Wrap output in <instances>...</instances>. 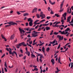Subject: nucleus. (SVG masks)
Segmentation results:
<instances>
[{
    "label": "nucleus",
    "mask_w": 73,
    "mask_h": 73,
    "mask_svg": "<svg viewBox=\"0 0 73 73\" xmlns=\"http://www.w3.org/2000/svg\"><path fill=\"white\" fill-rule=\"evenodd\" d=\"M11 24L12 25H17V24L16 23H15L13 22H9V23H5L4 24Z\"/></svg>",
    "instance_id": "obj_1"
},
{
    "label": "nucleus",
    "mask_w": 73,
    "mask_h": 73,
    "mask_svg": "<svg viewBox=\"0 0 73 73\" xmlns=\"http://www.w3.org/2000/svg\"><path fill=\"white\" fill-rule=\"evenodd\" d=\"M40 17H41V19H43L45 18V15L43 14L42 12H40Z\"/></svg>",
    "instance_id": "obj_2"
},
{
    "label": "nucleus",
    "mask_w": 73,
    "mask_h": 73,
    "mask_svg": "<svg viewBox=\"0 0 73 73\" xmlns=\"http://www.w3.org/2000/svg\"><path fill=\"white\" fill-rule=\"evenodd\" d=\"M57 37L59 38V41H60V40H62L64 39V36H62L61 37V35H58L57 36Z\"/></svg>",
    "instance_id": "obj_3"
},
{
    "label": "nucleus",
    "mask_w": 73,
    "mask_h": 73,
    "mask_svg": "<svg viewBox=\"0 0 73 73\" xmlns=\"http://www.w3.org/2000/svg\"><path fill=\"white\" fill-rule=\"evenodd\" d=\"M6 49L7 51H9V54H12V49L10 48H9V49L8 48H6Z\"/></svg>",
    "instance_id": "obj_4"
},
{
    "label": "nucleus",
    "mask_w": 73,
    "mask_h": 73,
    "mask_svg": "<svg viewBox=\"0 0 73 73\" xmlns=\"http://www.w3.org/2000/svg\"><path fill=\"white\" fill-rule=\"evenodd\" d=\"M33 33H33L32 34V37H36V36H38V35L36 34H37L35 32H33Z\"/></svg>",
    "instance_id": "obj_5"
},
{
    "label": "nucleus",
    "mask_w": 73,
    "mask_h": 73,
    "mask_svg": "<svg viewBox=\"0 0 73 73\" xmlns=\"http://www.w3.org/2000/svg\"><path fill=\"white\" fill-rule=\"evenodd\" d=\"M67 14V13H65L62 16L64 17V19L65 20H66V14Z\"/></svg>",
    "instance_id": "obj_6"
},
{
    "label": "nucleus",
    "mask_w": 73,
    "mask_h": 73,
    "mask_svg": "<svg viewBox=\"0 0 73 73\" xmlns=\"http://www.w3.org/2000/svg\"><path fill=\"white\" fill-rule=\"evenodd\" d=\"M19 30L21 33H22V32H23V33H25V31L24 30L22 29L21 28H19Z\"/></svg>",
    "instance_id": "obj_7"
},
{
    "label": "nucleus",
    "mask_w": 73,
    "mask_h": 73,
    "mask_svg": "<svg viewBox=\"0 0 73 73\" xmlns=\"http://www.w3.org/2000/svg\"><path fill=\"white\" fill-rule=\"evenodd\" d=\"M61 22H62V24H64V20H65V19H63V17H62L61 18Z\"/></svg>",
    "instance_id": "obj_8"
},
{
    "label": "nucleus",
    "mask_w": 73,
    "mask_h": 73,
    "mask_svg": "<svg viewBox=\"0 0 73 73\" xmlns=\"http://www.w3.org/2000/svg\"><path fill=\"white\" fill-rule=\"evenodd\" d=\"M37 8H35L33 10L32 13H34V12H36L37 11Z\"/></svg>",
    "instance_id": "obj_9"
},
{
    "label": "nucleus",
    "mask_w": 73,
    "mask_h": 73,
    "mask_svg": "<svg viewBox=\"0 0 73 73\" xmlns=\"http://www.w3.org/2000/svg\"><path fill=\"white\" fill-rule=\"evenodd\" d=\"M49 2L51 4H52V5H53V4H55L56 3V2H53L52 3V1H51L50 0H49Z\"/></svg>",
    "instance_id": "obj_10"
},
{
    "label": "nucleus",
    "mask_w": 73,
    "mask_h": 73,
    "mask_svg": "<svg viewBox=\"0 0 73 73\" xmlns=\"http://www.w3.org/2000/svg\"><path fill=\"white\" fill-rule=\"evenodd\" d=\"M15 37V35L14 34H13L11 36L10 39L11 40H12Z\"/></svg>",
    "instance_id": "obj_11"
},
{
    "label": "nucleus",
    "mask_w": 73,
    "mask_h": 73,
    "mask_svg": "<svg viewBox=\"0 0 73 73\" xmlns=\"http://www.w3.org/2000/svg\"><path fill=\"white\" fill-rule=\"evenodd\" d=\"M14 53L16 55V56H17V53H16V52H15V51H14L12 53V56H14Z\"/></svg>",
    "instance_id": "obj_12"
},
{
    "label": "nucleus",
    "mask_w": 73,
    "mask_h": 73,
    "mask_svg": "<svg viewBox=\"0 0 73 73\" xmlns=\"http://www.w3.org/2000/svg\"><path fill=\"white\" fill-rule=\"evenodd\" d=\"M64 2V0H63L62 1V2L61 3V4L60 5V8H62V6H63V3Z\"/></svg>",
    "instance_id": "obj_13"
},
{
    "label": "nucleus",
    "mask_w": 73,
    "mask_h": 73,
    "mask_svg": "<svg viewBox=\"0 0 73 73\" xmlns=\"http://www.w3.org/2000/svg\"><path fill=\"white\" fill-rule=\"evenodd\" d=\"M32 22H33V21H31L29 23V26H30V27H32V26L33 25V23H32Z\"/></svg>",
    "instance_id": "obj_14"
},
{
    "label": "nucleus",
    "mask_w": 73,
    "mask_h": 73,
    "mask_svg": "<svg viewBox=\"0 0 73 73\" xmlns=\"http://www.w3.org/2000/svg\"><path fill=\"white\" fill-rule=\"evenodd\" d=\"M62 8H61V6L60 7V10L59 11V12H62L64 11V9H62Z\"/></svg>",
    "instance_id": "obj_15"
},
{
    "label": "nucleus",
    "mask_w": 73,
    "mask_h": 73,
    "mask_svg": "<svg viewBox=\"0 0 73 73\" xmlns=\"http://www.w3.org/2000/svg\"><path fill=\"white\" fill-rule=\"evenodd\" d=\"M51 62H52L53 65L54 64V60L53 59H51Z\"/></svg>",
    "instance_id": "obj_16"
},
{
    "label": "nucleus",
    "mask_w": 73,
    "mask_h": 73,
    "mask_svg": "<svg viewBox=\"0 0 73 73\" xmlns=\"http://www.w3.org/2000/svg\"><path fill=\"white\" fill-rule=\"evenodd\" d=\"M70 18H71V17L70 16L69 17H68L67 18V22H69V21H70Z\"/></svg>",
    "instance_id": "obj_17"
},
{
    "label": "nucleus",
    "mask_w": 73,
    "mask_h": 73,
    "mask_svg": "<svg viewBox=\"0 0 73 73\" xmlns=\"http://www.w3.org/2000/svg\"><path fill=\"white\" fill-rule=\"evenodd\" d=\"M26 54H27L28 56H30V52H29L27 51L26 52Z\"/></svg>",
    "instance_id": "obj_18"
},
{
    "label": "nucleus",
    "mask_w": 73,
    "mask_h": 73,
    "mask_svg": "<svg viewBox=\"0 0 73 73\" xmlns=\"http://www.w3.org/2000/svg\"><path fill=\"white\" fill-rule=\"evenodd\" d=\"M22 45H23V46H27V45L25 44V42H21Z\"/></svg>",
    "instance_id": "obj_19"
},
{
    "label": "nucleus",
    "mask_w": 73,
    "mask_h": 73,
    "mask_svg": "<svg viewBox=\"0 0 73 73\" xmlns=\"http://www.w3.org/2000/svg\"><path fill=\"white\" fill-rule=\"evenodd\" d=\"M28 21H30V22H31V21H33V20H32L31 18H30L28 19Z\"/></svg>",
    "instance_id": "obj_20"
},
{
    "label": "nucleus",
    "mask_w": 73,
    "mask_h": 73,
    "mask_svg": "<svg viewBox=\"0 0 73 73\" xmlns=\"http://www.w3.org/2000/svg\"><path fill=\"white\" fill-rule=\"evenodd\" d=\"M45 29L46 31L50 29V27H47L45 28Z\"/></svg>",
    "instance_id": "obj_21"
},
{
    "label": "nucleus",
    "mask_w": 73,
    "mask_h": 73,
    "mask_svg": "<svg viewBox=\"0 0 73 73\" xmlns=\"http://www.w3.org/2000/svg\"><path fill=\"white\" fill-rule=\"evenodd\" d=\"M36 16L38 19H39V18H40V15L38 14H36Z\"/></svg>",
    "instance_id": "obj_22"
},
{
    "label": "nucleus",
    "mask_w": 73,
    "mask_h": 73,
    "mask_svg": "<svg viewBox=\"0 0 73 73\" xmlns=\"http://www.w3.org/2000/svg\"><path fill=\"white\" fill-rule=\"evenodd\" d=\"M31 57L32 58H33L34 57H35V55L33 54H31Z\"/></svg>",
    "instance_id": "obj_23"
},
{
    "label": "nucleus",
    "mask_w": 73,
    "mask_h": 73,
    "mask_svg": "<svg viewBox=\"0 0 73 73\" xmlns=\"http://www.w3.org/2000/svg\"><path fill=\"white\" fill-rule=\"evenodd\" d=\"M11 25H12V24H9V25H5V27H10V26H11Z\"/></svg>",
    "instance_id": "obj_24"
},
{
    "label": "nucleus",
    "mask_w": 73,
    "mask_h": 73,
    "mask_svg": "<svg viewBox=\"0 0 73 73\" xmlns=\"http://www.w3.org/2000/svg\"><path fill=\"white\" fill-rule=\"evenodd\" d=\"M58 62L59 63H60V64H61V62H60V57H59L58 58Z\"/></svg>",
    "instance_id": "obj_25"
},
{
    "label": "nucleus",
    "mask_w": 73,
    "mask_h": 73,
    "mask_svg": "<svg viewBox=\"0 0 73 73\" xmlns=\"http://www.w3.org/2000/svg\"><path fill=\"white\" fill-rule=\"evenodd\" d=\"M28 13H25L23 14V16H28Z\"/></svg>",
    "instance_id": "obj_26"
},
{
    "label": "nucleus",
    "mask_w": 73,
    "mask_h": 73,
    "mask_svg": "<svg viewBox=\"0 0 73 73\" xmlns=\"http://www.w3.org/2000/svg\"><path fill=\"white\" fill-rule=\"evenodd\" d=\"M55 16H56L57 17H60V15H58L57 14H55Z\"/></svg>",
    "instance_id": "obj_27"
},
{
    "label": "nucleus",
    "mask_w": 73,
    "mask_h": 73,
    "mask_svg": "<svg viewBox=\"0 0 73 73\" xmlns=\"http://www.w3.org/2000/svg\"><path fill=\"white\" fill-rule=\"evenodd\" d=\"M49 24V23H48L47 24H43L42 25L43 26H47V25H48Z\"/></svg>",
    "instance_id": "obj_28"
},
{
    "label": "nucleus",
    "mask_w": 73,
    "mask_h": 73,
    "mask_svg": "<svg viewBox=\"0 0 73 73\" xmlns=\"http://www.w3.org/2000/svg\"><path fill=\"white\" fill-rule=\"evenodd\" d=\"M69 30H70L69 28H68L65 31L66 32V31H69Z\"/></svg>",
    "instance_id": "obj_29"
},
{
    "label": "nucleus",
    "mask_w": 73,
    "mask_h": 73,
    "mask_svg": "<svg viewBox=\"0 0 73 73\" xmlns=\"http://www.w3.org/2000/svg\"><path fill=\"white\" fill-rule=\"evenodd\" d=\"M51 18V17H46L47 19H48V20H49Z\"/></svg>",
    "instance_id": "obj_30"
},
{
    "label": "nucleus",
    "mask_w": 73,
    "mask_h": 73,
    "mask_svg": "<svg viewBox=\"0 0 73 73\" xmlns=\"http://www.w3.org/2000/svg\"><path fill=\"white\" fill-rule=\"evenodd\" d=\"M42 28L41 27H40L37 30L38 31H41Z\"/></svg>",
    "instance_id": "obj_31"
},
{
    "label": "nucleus",
    "mask_w": 73,
    "mask_h": 73,
    "mask_svg": "<svg viewBox=\"0 0 73 73\" xmlns=\"http://www.w3.org/2000/svg\"><path fill=\"white\" fill-rule=\"evenodd\" d=\"M54 35H58V33H56L55 32L54 33Z\"/></svg>",
    "instance_id": "obj_32"
},
{
    "label": "nucleus",
    "mask_w": 73,
    "mask_h": 73,
    "mask_svg": "<svg viewBox=\"0 0 73 73\" xmlns=\"http://www.w3.org/2000/svg\"><path fill=\"white\" fill-rule=\"evenodd\" d=\"M5 67H6V68H7V64H6V62H5Z\"/></svg>",
    "instance_id": "obj_33"
},
{
    "label": "nucleus",
    "mask_w": 73,
    "mask_h": 73,
    "mask_svg": "<svg viewBox=\"0 0 73 73\" xmlns=\"http://www.w3.org/2000/svg\"><path fill=\"white\" fill-rule=\"evenodd\" d=\"M65 34V32H64V31H63L62 32H62H61V34L62 35H64V34Z\"/></svg>",
    "instance_id": "obj_34"
},
{
    "label": "nucleus",
    "mask_w": 73,
    "mask_h": 73,
    "mask_svg": "<svg viewBox=\"0 0 73 73\" xmlns=\"http://www.w3.org/2000/svg\"><path fill=\"white\" fill-rule=\"evenodd\" d=\"M16 47L18 48V49H19V48H20V46L18 44L17 45Z\"/></svg>",
    "instance_id": "obj_35"
},
{
    "label": "nucleus",
    "mask_w": 73,
    "mask_h": 73,
    "mask_svg": "<svg viewBox=\"0 0 73 73\" xmlns=\"http://www.w3.org/2000/svg\"><path fill=\"white\" fill-rule=\"evenodd\" d=\"M56 39H54V41H52V43L53 44H54V43H55V42H56Z\"/></svg>",
    "instance_id": "obj_36"
},
{
    "label": "nucleus",
    "mask_w": 73,
    "mask_h": 73,
    "mask_svg": "<svg viewBox=\"0 0 73 73\" xmlns=\"http://www.w3.org/2000/svg\"><path fill=\"white\" fill-rule=\"evenodd\" d=\"M20 12L17 11V15H21V13H20Z\"/></svg>",
    "instance_id": "obj_37"
},
{
    "label": "nucleus",
    "mask_w": 73,
    "mask_h": 73,
    "mask_svg": "<svg viewBox=\"0 0 73 73\" xmlns=\"http://www.w3.org/2000/svg\"><path fill=\"white\" fill-rule=\"evenodd\" d=\"M48 11H50V7H48Z\"/></svg>",
    "instance_id": "obj_38"
},
{
    "label": "nucleus",
    "mask_w": 73,
    "mask_h": 73,
    "mask_svg": "<svg viewBox=\"0 0 73 73\" xmlns=\"http://www.w3.org/2000/svg\"><path fill=\"white\" fill-rule=\"evenodd\" d=\"M53 31L52 30L50 33V35H53Z\"/></svg>",
    "instance_id": "obj_39"
},
{
    "label": "nucleus",
    "mask_w": 73,
    "mask_h": 73,
    "mask_svg": "<svg viewBox=\"0 0 73 73\" xmlns=\"http://www.w3.org/2000/svg\"><path fill=\"white\" fill-rule=\"evenodd\" d=\"M43 56V55H42V54L40 55V58L42 59V57Z\"/></svg>",
    "instance_id": "obj_40"
},
{
    "label": "nucleus",
    "mask_w": 73,
    "mask_h": 73,
    "mask_svg": "<svg viewBox=\"0 0 73 73\" xmlns=\"http://www.w3.org/2000/svg\"><path fill=\"white\" fill-rule=\"evenodd\" d=\"M36 56L37 57V58H36V60H37V62H39V61L38 60V56Z\"/></svg>",
    "instance_id": "obj_41"
},
{
    "label": "nucleus",
    "mask_w": 73,
    "mask_h": 73,
    "mask_svg": "<svg viewBox=\"0 0 73 73\" xmlns=\"http://www.w3.org/2000/svg\"><path fill=\"white\" fill-rule=\"evenodd\" d=\"M33 68H37V66H35V65H33Z\"/></svg>",
    "instance_id": "obj_42"
},
{
    "label": "nucleus",
    "mask_w": 73,
    "mask_h": 73,
    "mask_svg": "<svg viewBox=\"0 0 73 73\" xmlns=\"http://www.w3.org/2000/svg\"><path fill=\"white\" fill-rule=\"evenodd\" d=\"M4 70L6 72H7V68H4Z\"/></svg>",
    "instance_id": "obj_43"
},
{
    "label": "nucleus",
    "mask_w": 73,
    "mask_h": 73,
    "mask_svg": "<svg viewBox=\"0 0 73 73\" xmlns=\"http://www.w3.org/2000/svg\"><path fill=\"white\" fill-rule=\"evenodd\" d=\"M26 57H27V56H25L23 57V60H25Z\"/></svg>",
    "instance_id": "obj_44"
},
{
    "label": "nucleus",
    "mask_w": 73,
    "mask_h": 73,
    "mask_svg": "<svg viewBox=\"0 0 73 73\" xmlns=\"http://www.w3.org/2000/svg\"><path fill=\"white\" fill-rule=\"evenodd\" d=\"M59 27V25H57V24H55L56 27Z\"/></svg>",
    "instance_id": "obj_45"
},
{
    "label": "nucleus",
    "mask_w": 73,
    "mask_h": 73,
    "mask_svg": "<svg viewBox=\"0 0 73 73\" xmlns=\"http://www.w3.org/2000/svg\"><path fill=\"white\" fill-rule=\"evenodd\" d=\"M38 55V56H40L41 55V54H38V53H36Z\"/></svg>",
    "instance_id": "obj_46"
},
{
    "label": "nucleus",
    "mask_w": 73,
    "mask_h": 73,
    "mask_svg": "<svg viewBox=\"0 0 73 73\" xmlns=\"http://www.w3.org/2000/svg\"><path fill=\"white\" fill-rule=\"evenodd\" d=\"M49 50V48L48 47L47 49H46V51H47V52H48Z\"/></svg>",
    "instance_id": "obj_47"
},
{
    "label": "nucleus",
    "mask_w": 73,
    "mask_h": 73,
    "mask_svg": "<svg viewBox=\"0 0 73 73\" xmlns=\"http://www.w3.org/2000/svg\"><path fill=\"white\" fill-rule=\"evenodd\" d=\"M19 46H21L22 45V44L21 43H19V44H18Z\"/></svg>",
    "instance_id": "obj_48"
},
{
    "label": "nucleus",
    "mask_w": 73,
    "mask_h": 73,
    "mask_svg": "<svg viewBox=\"0 0 73 73\" xmlns=\"http://www.w3.org/2000/svg\"><path fill=\"white\" fill-rule=\"evenodd\" d=\"M42 51H43L45 49V48H44V47H43L42 48Z\"/></svg>",
    "instance_id": "obj_49"
},
{
    "label": "nucleus",
    "mask_w": 73,
    "mask_h": 73,
    "mask_svg": "<svg viewBox=\"0 0 73 73\" xmlns=\"http://www.w3.org/2000/svg\"><path fill=\"white\" fill-rule=\"evenodd\" d=\"M60 44H59L58 46V48H57V49H60Z\"/></svg>",
    "instance_id": "obj_50"
},
{
    "label": "nucleus",
    "mask_w": 73,
    "mask_h": 73,
    "mask_svg": "<svg viewBox=\"0 0 73 73\" xmlns=\"http://www.w3.org/2000/svg\"><path fill=\"white\" fill-rule=\"evenodd\" d=\"M50 13V14H53L54 13V12H53V11H52L51 10Z\"/></svg>",
    "instance_id": "obj_51"
},
{
    "label": "nucleus",
    "mask_w": 73,
    "mask_h": 73,
    "mask_svg": "<svg viewBox=\"0 0 73 73\" xmlns=\"http://www.w3.org/2000/svg\"><path fill=\"white\" fill-rule=\"evenodd\" d=\"M33 32H35V33L37 34V33H40V32H36V31H33Z\"/></svg>",
    "instance_id": "obj_52"
},
{
    "label": "nucleus",
    "mask_w": 73,
    "mask_h": 73,
    "mask_svg": "<svg viewBox=\"0 0 73 73\" xmlns=\"http://www.w3.org/2000/svg\"><path fill=\"white\" fill-rule=\"evenodd\" d=\"M42 72L43 73H45V72H46V70H44L42 71Z\"/></svg>",
    "instance_id": "obj_53"
},
{
    "label": "nucleus",
    "mask_w": 73,
    "mask_h": 73,
    "mask_svg": "<svg viewBox=\"0 0 73 73\" xmlns=\"http://www.w3.org/2000/svg\"><path fill=\"white\" fill-rule=\"evenodd\" d=\"M34 70H36V71H37V70H38V68H34Z\"/></svg>",
    "instance_id": "obj_54"
},
{
    "label": "nucleus",
    "mask_w": 73,
    "mask_h": 73,
    "mask_svg": "<svg viewBox=\"0 0 73 73\" xmlns=\"http://www.w3.org/2000/svg\"><path fill=\"white\" fill-rule=\"evenodd\" d=\"M1 37L2 38H3V39L5 38V37H4V36H3L2 35H1Z\"/></svg>",
    "instance_id": "obj_55"
},
{
    "label": "nucleus",
    "mask_w": 73,
    "mask_h": 73,
    "mask_svg": "<svg viewBox=\"0 0 73 73\" xmlns=\"http://www.w3.org/2000/svg\"><path fill=\"white\" fill-rule=\"evenodd\" d=\"M69 8H68L67 9V12L68 13H69Z\"/></svg>",
    "instance_id": "obj_56"
},
{
    "label": "nucleus",
    "mask_w": 73,
    "mask_h": 73,
    "mask_svg": "<svg viewBox=\"0 0 73 73\" xmlns=\"http://www.w3.org/2000/svg\"><path fill=\"white\" fill-rule=\"evenodd\" d=\"M39 61L40 62H42V60H41V59L40 58L39 59Z\"/></svg>",
    "instance_id": "obj_57"
},
{
    "label": "nucleus",
    "mask_w": 73,
    "mask_h": 73,
    "mask_svg": "<svg viewBox=\"0 0 73 73\" xmlns=\"http://www.w3.org/2000/svg\"><path fill=\"white\" fill-rule=\"evenodd\" d=\"M25 30H26V31H29V29L25 28Z\"/></svg>",
    "instance_id": "obj_58"
},
{
    "label": "nucleus",
    "mask_w": 73,
    "mask_h": 73,
    "mask_svg": "<svg viewBox=\"0 0 73 73\" xmlns=\"http://www.w3.org/2000/svg\"><path fill=\"white\" fill-rule=\"evenodd\" d=\"M32 41L29 42V43L30 44H32Z\"/></svg>",
    "instance_id": "obj_59"
},
{
    "label": "nucleus",
    "mask_w": 73,
    "mask_h": 73,
    "mask_svg": "<svg viewBox=\"0 0 73 73\" xmlns=\"http://www.w3.org/2000/svg\"><path fill=\"white\" fill-rule=\"evenodd\" d=\"M65 32V33H64V35H66V34H67V33H68V32H67V31H66Z\"/></svg>",
    "instance_id": "obj_60"
},
{
    "label": "nucleus",
    "mask_w": 73,
    "mask_h": 73,
    "mask_svg": "<svg viewBox=\"0 0 73 73\" xmlns=\"http://www.w3.org/2000/svg\"><path fill=\"white\" fill-rule=\"evenodd\" d=\"M38 25H37L35 27V29H37V28H38Z\"/></svg>",
    "instance_id": "obj_61"
},
{
    "label": "nucleus",
    "mask_w": 73,
    "mask_h": 73,
    "mask_svg": "<svg viewBox=\"0 0 73 73\" xmlns=\"http://www.w3.org/2000/svg\"><path fill=\"white\" fill-rule=\"evenodd\" d=\"M27 37H32V36H31L30 35H29L27 36Z\"/></svg>",
    "instance_id": "obj_62"
},
{
    "label": "nucleus",
    "mask_w": 73,
    "mask_h": 73,
    "mask_svg": "<svg viewBox=\"0 0 73 73\" xmlns=\"http://www.w3.org/2000/svg\"><path fill=\"white\" fill-rule=\"evenodd\" d=\"M69 35V33H68L67 34V35H66V36L67 37Z\"/></svg>",
    "instance_id": "obj_63"
},
{
    "label": "nucleus",
    "mask_w": 73,
    "mask_h": 73,
    "mask_svg": "<svg viewBox=\"0 0 73 73\" xmlns=\"http://www.w3.org/2000/svg\"><path fill=\"white\" fill-rule=\"evenodd\" d=\"M28 23H26V26H28Z\"/></svg>",
    "instance_id": "obj_64"
}]
</instances>
